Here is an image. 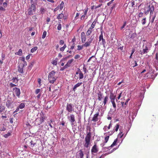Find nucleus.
I'll return each instance as SVG.
<instances>
[{"mask_svg":"<svg viewBox=\"0 0 158 158\" xmlns=\"http://www.w3.org/2000/svg\"><path fill=\"white\" fill-rule=\"evenodd\" d=\"M156 2L154 0H152L151 3L150 2L149 4H147L144 8V13L147 15L150 11V15L152 16L154 10V6H156Z\"/></svg>","mask_w":158,"mask_h":158,"instance_id":"obj_1","label":"nucleus"},{"mask_svg":"<svg viewBox=\"0 0 158 158\" xmlns=\"http://www.w3.org/2000/svg\"><path fill=\"white\" fill-rule=\"evenodd\" d=\"M37 116L38 118L35 120V124L39 126L44 122L46 117L45 115L42 112L40 114H38Z\"/></svg>","mask_w":158,"mask_h":158,"instance_id":"obj_2","label":"nucleus"},{"mask_svg":"<svg viewBox=\"0 0 158 158\" xmlns=\"http://www.w3.org/2000/svg\"><path fill=\"white\" fill-rule=\"evenodd\" d=\"M56 72L54 71H52L49 74L48 78L50 83L53 84L56 80V77L55 76Z\"/></svg>","mask_w":158,"mask_h":158,"instance_id":"obj_3","label":"nucleus"},{"mask_svg":"<svg viewBox=\"0 0 158 158\" xmlns=\"http://www.w3.org/2000/svg\"><path fill=\"white\" fill-rule=\"evenodd\" d=\"M31 7L27 10V14L29 15H32L35 13L36 10L35 3H31Z\"/></svg>","mask_w":158,"mask_h":158,"instance_id":"obj_4","label":"nucleus"},{"mask_svg":"<svg viewBox=\"0 0 158 158\" xmlns=\"http://www.w3.org/2000/svg\"><path fill=\"white\" fill-rule=\"evenodd\" d=\"M91 133H88L85 137V143L84 144V146L86 148H88L90 144V141L91 138Z\"/></svg>","mask_w":158,"mask_h":158,"instance_id":"obj_5","label":"nucleus"},{"mask_svg":"<svg viewBox=\"0 0 158 158\" xmlns=\"http://www.w3.org/2000/svg\"><path fill=\"white\" fill-rule=\"evenodd\" d=\"M106 42L105 40L103 39L102 31L101 32V34L99 37V42L98 43L100 45H102L104 47H105V45Z\"/></svg>","mask_w":158,"mask_h":158,"instance_id":"obj_6","label":"nucleus"},{"mask_svg":"<svg viewBox=\"0 0 158 158\" xmlns=\"http://www.w3.org/2000/svg\"><path fill=\"white\" fill-rule=\"evenodd\" d=\"M68 118L70 121L71 125L72 126L74 125V123L75 122L74 115L73 114H71L70 116H68Z\"/></svg>","mask_w":158,"mask_h":158,"instance_id":"obj_7","label":"nucleus"},{"mask_svg":"<svg viewBox=\"0 0 158 158\" xmlns=\"http://www.w3.org/2000/svg\"><path fill=\"white\" fill-rule=\"evenodd\" d=\"M142 47L143 50L140 51L141 54L143 55L144 54H146L148 52L149 49L146 45L144 46V45L143 44Z\"/></svg>","mask_w":158,"mask_h":158,"instance_id":"obj_8","label":"nucleus"},{"mask_svg":"<svg viewBox=\"0 0 158 158\" xmlns=\"http://www.w3.org/2000/svg\"><path fill=\"white\" fill-rule=\"evenodd\" d=\"M13 90L14 93L16 94V95L18 97H19L20 95V89L17 87L13 88Z\"/></svg>","mask_w":158,"mask_h":158,"instance_id":"obj_9","label":"nucleus"},{"mask_svg":"<svg viewBox=\"0 0 158 158\" xmlns=\"http://www.w3.org/2000/svg\"><path fill=\"white\" fill-rule=\"evenodd\" d=\"M73 110L72 105L71 104H67L66 106V110L69 112L71 113Z\"/></svg>","mask_w":158,"mask_h":158,"instance_id":"obj_10","label":"nucleus"},{"mask_svg":"<svg viewBox=\"0 0 158 158\" xmlns=\"http://www.w3.org/2000/svg\"><path fill=\"white\" fill-rule=\"evenodd\" d=\"M98 151V149L97 146L96 144H94V145L93 147L91 149V152L92 153H97Z\"/></svg>","mask_w":158,"mask_h":158,"instance_id":"obj_11","label":"nucleus"},{"mask_svg":"<svg viewBox=\"0 0 158 158\" xmlns=\"http://www.w3.org/2000/svg\"><path fill=\"white\" fill-rule=\"evenodd\" d=\"M81 37L82 42V43H85L86 40V38L84 32H81Z\"/></svg>","mask_w":158,"mask_h":158,"instance_id":"obj_12","label":"nucleus"},{"mask_svg":"<svg viewBox=\"0 0 158 158\" xmlns=\"http://www.w3.org/2000/svg\"><path fill=\"white\" fill-rule=\"evenodd\" d=\"M13 102L10 100H8L6 102V106L8 108L11 107V105Z\"/></svg>","mask_w":158,"mask_h":158,"instance_id":"obj_13","label":"nucleus"},{"mask_svg":"<svg viewBox=\"0 0 158 158\" xmlns=\"http://www.w3.org/2000/svg\"><path fill=\"white\" fill-rule=\"evenodd\" d=\"M99 115V113H97L95 114L93 117L92 118V121H93L94 122H96L98 120V116Z\"/></svg>","mask_w":158,"mask_h":158,"instance_id":"obj_14","label":"nucleus"},{"mask_svg":"<svg viewBox=\"0 0 158 158\" xmlns=\"http://www.w3.org/2000/svg\"><path fill=\"white\" fill-rule=\"evenodd\" d=\"M92 40L93 39H91L88 42H87L86 43H85L84 44H83V46H84V47H89L90 45V44L92 43Z\"/></svg>","mask_w":158,"mask_h":158,"instance_id":"obj_15","label":"nucleus"},{"mask_svg":"<svg viewBox=\"0 0 158 158\" xmlns=\"http://www.w3.org/2000/svg\"><path fill=\"white\" fill-rule=\"evenodd\" d=\"M82 84V82L80 83H77L73 87V91H75L76 90V88L80 86V85H81Z\"/></svg>","mask_w":158,"mask_h":158,"instance_id":"obj_16","label":"nucleus"},{"mask_svg":"<svg viewBox=\"0 0 158 158\" xmlns=\"http://www.w3.org/2000/svg\"><path fill=\"white\" fill-rule=\"evenodd\" d=\"M115 111V109L114 110L112 109H110V110L109 111L108 116H112V115L114 113Z\"/></svg>","mask_w":158,"mask_h":158,"instance_id":"obj_17","label":"nucleus"},{"mask_svg":"<svg viewBox=\"0 0 158 158\" xmlns=\"http://www.w3.org/2000/svg\"><path fill=\"white\" fill-rule=\"evenodd\" d=\"M5 107L2 104H0V113L2 114V112L5 110Z\"/></svg>","mask_w":158,"mask_h":158,"instance_id":"obj_18","label":"nucleus"},{"mask_svg":"<svg viewBox=\"0 0 158 158\" xmlns=\"http://www.w3.org/2000/svg\"><path fill=\"white\" fill-rule=\"evenodd\" d=\"M116 95H114L113 93L111 92L110 93V100L113 99H115L116 98Z\"/></svg>","mask_w":158,"mask_h":158,"instance_id":"obj_19","label":"nucleus"},{"mask_svg":"<svg viewBox=\"0 0 158 158\" xmlns=\"http://www.w3.org/2000/svg\"><path fill=\"white\" fill-rule=\"evenodd\" d=\"M78 71H79V79H82L83 78L84 76L83 73L81 72L80 71V69H78Z\"/></svg>","mask_w":158,"mask_h":158,"instance_id":"obj_20","label":"nucleus"},{"mask_svg":"<svg viewBox=\"0 0 158 158\" xmlns=\"http://www.w3.org/2000/svg\"><path fill=\"white\" fill-rule=\"evenodd\" d=\"M18 71L21 73H23V67L22 65H19L18 69Z\"/></svg>","mask_w":158,"mask_h":158,"instance_id":"obj_21","label":"nucleus"},{"mask_svg":"<svg viewBox=\"0 0 158 158\" xmlns=\"http://www.w3.org/2000/svg\"><path fill=\"white\" fill-rule=\"evenodd\" d=\"M117 139H115L114 140V142L112 143V144L108 148H107L108 149L109 148H110V147H113L114 146H115L116 144V143H117Z\"/></svg>","mask_w":158,"mask_h":158,"instance_id":"obj_22","label":"nucleus"},{"mask_svg":"<svg viewBox=\"0 0 158 158\" xmlns=\"http://www.w3.org/2000/svg\"><path fill=\"white\" fill-rule=\"evenodd\" d=\"M96 21H95V20L91 24V25L90 28V29L92 30L96 24Z\"/></svg>","mask_w":158,"mask_h":158,"instance_id":"obj_23","label":"nucleus"},{"mask_svg":"<svg viewBox=\"0 0 158 158\" xmlns=\"http://www.w3.org/2000/svg\"><path fill=\"white\" fill-rule=\"evenodd\" d=\"M25 104L24 103H21L19 106H18L19 109H22L24 108L25 106Z\"/></svg>","mask_w":158,"mask_h":158,"instance_id":"obj_24","label":"nucleus"},{"mask_svg":"<svg viewBox=\"0 0 158 158\" xmlns=\"http://www.w3.org/2000/svg\"><path fill=\"white\" fill-rule=\"evenodd\" d=\"M79 155L80 158H83L84 156V153L81 150H80L79 152Z\"/></svg>","mask_w":158,"mask_h":158,"instance_id":"obj_25","label":"nucleus"},{"mask_svg":"<svg viewBox=\"0 0 158 158\" xmlns=\"http://www.w3.org/2000/svg\"><path fill=\"white\" fill-rule=\"evenodd\" d=\"M22 54H23L22 51V50L21 49H19L17 52H16L15 53V54L16 55H18L19 56L22 55Z\"/></svg>","mask_w":158,"mask_h":158,"instance_id":"obj_26","label":"nucleus"},{"mask_svg":"<svg viewBox=\"0 0 158 158\" xmlns=\"http://www.w3.org/2000/svg\"><path fill=\"white\" fill-rule=\"evenodd\" d=\"M102 98V95L101 93H99L98 94V99L99 101L101 100Z\"/></svg>","mask_w":158,"mask_h":158,"instance_id":"obj_27","label":"nucleus"},{"mask_svg":"<svg viewBox=\"0 0 158 158\" xmlns=\"http://www.w3.org/2000/svg\"><path fill=\"white\" fill-rule=\"evenodd\" d=\"M92 30L90 29V28H89V29L87 31L86 34L87 36L89 35L91 33H92Z\"/></svg>","mask_w":158,"mask_h":158,"instance_id":"obj_28","label":"nucleus"},{"mask_svg":"<svg viewBox=\"0 0 158 158\" xmlns=\"http://www.w3.org/2000/svg\"><path fill=\"white\" fill-rule=\"evenodd\" d=\"M64 16V14L62 13L60 14L57 17V19H61Z\"/></svg>","mask_w":158,"mask_h":158,"instance_id":"obj_29","label":"nucleus"},{"mask_svg":"<svg viewBox=\"0 0 158 158\" xmlns=\"http://www.w3.org/2000/svg\"><path fill=\"white\" fill-rule=\"evenodd\" d=\"M37 48H38L37 47H34L31 49V52L32 53H33L37 49Z\"/></svg>","mask_w":158,"mask_h":158,"instance_id":"obj_30","label":"nucleus"},{"mask_svg":"<svg viewBox=\"0 0 158 158\" xmlns=\"http://www.w3.org/2000/svg\"><path fill=\"white\" fill-rule=\"evenodd\" d=\"M108 97L107 96H106L105 97L104 99V100L103 101V103H104V105H105L106 103H107L108 99Z\"/></svg>","mask_w":158,"mask_h":158,"instance_id":"obj_31","label":"nucleus"},{"mask_svg":"<svg viewBox=\"0 0 158 158\" xmlns=\"http://www.w3.org/2000/svg\"><path fill=\"white\" fill-rule=\"evenodd\" d=\"M66 47V44H65L63 47L61 48H60V50L61 51L63 52V51H64V50L65 49V48Z\"/></svg>","mask_w":158,"mask_h":158,"instance_id":"obj_32","label":"nucleus"},{"mask_svg":"<svg viewBox=\"0 0 158 158\" xmlns=\"http://www.w3.org/2000/svg\"><path fill=\"white\" fill-rule=\"evenodd\" d=\"M84 47V46H83V44L81 46V45H78L77 46V50H81L83 48V47Z\"/></svg>","mask_w":158,"mask_h":158,"instance_id":"obj_33","label":"nucleus"},{"mask_svg":"<svg viewBox=\"0 0 158 158\" xmlns=\"http://www.w3.org/2000/svg\"><path fill=\"white\" fill-rule=\"evenodd\" d=\"M64 3L63 2H62L60 4V10H62V9H63V7H64Z\"/></svg>","mask_w":158,"mask_h":158,"instance_id":"obj_34","label":"nucleus"},{"mask_svg":"<svg viewBox=\"0 0 158 158\" xmlns=\"http://www.w3.org/2000/svg\"><path fill=\"white\" fill-rule=\"evenodd\" d=\"M73 59H71L70 60H69L67 63V65H69V66H70L71 64L73 62Z\"/></svg>","mask_w":158,"mask_h":158,"instance_id":"obj_35","label":"nucleus"},{"mask_svg":"<svg viewBox=\"0 0 158 158\" xmlns=\"http://www.w3.org/2000/svg\"><path fill=\"white\" fill-rule=\"evenodd\" d=\"M46 34H47L46 31H44L43 33V35L42 36V39H44L46 35Z\"/></svg>","mask_w":158,"mask_h":158,"instance_id":"obj_36","label":"nucleus"},{"mask_svg":"<svg viewBox=\"0 0 158 158\" xmlns=\"http://www.w3.org/2000/svg\"><path fill=\"white\" fill-rule=\"evenodd\" d=\"M136 33H134L132 35L131 37V38L133 39L134 38H135V37H136Z\"/></svg>","mask_w":158,"mask_h":158,"instance_id":"obj_37","label":"nucleus"},{"mask_svg":"<svg viewBox=\"0 0 158 158\" xmlns=\"http://www.w3.org/2000/svg\"><path fill=\"white\" fill-rule=\"evenodd\" d=\"M109 138V136H107L105 137V143H106L108 141Z\"/></svg>","mask_w":158,"mask_h":158,"instance_id":"obj_38","label":"nucleus"},{"mask_svg":"<svg viewBox=\"0 0 158 158\" xmlns=\"http://www.w3.org/2000/svg\"><path fill=\"white\" fill-rule=\"evenodd\" d=\"M146 18H145L143 19L142 20V24L144 25L145 24L146 22Z\"/></svg>","mask_w":158,"mask_h":158,"instance_id":"obj_39","label":"nucleus"},{"mask_svg":"<svg viewBox=\"0 0 158 158\" xmlns=\"http://www.w3.org/2000/svg\"><path fill=\"white\" fill-rule=\"evenodd\" d=\"M119 127V125L118 124H117L116 126H115V131H118V130Z\"/></svg>","mask_w":158,"mask_h":158,"instance_id":"obj_40","label":"nucleus"},{"mask_svg":"<svg viewBox=\"0 0 158 158\" xmlns=\"http://www.w3.org/2000/svg\"><path fill=\"white\" fill-rule=\"evenodd\" d=\"M37 1V0H31V3H35V4L36 5Z\"/></svg>","mask_w":158,"mask_h":158,"instance_id":"obj_41","label":"nucleus"},{"mask_svg":"<svg viewBox=\"0 0 158 158\" xmlns=\"http://www.w3.org/2000/svg\"><path fill=\"white\" fill-rule=\"evenodd\" d=\"M156 15L155 14L153 16H152V20H151V22L152 23H153V22H154V21L156 18Z\"/></svg>","mask_w":158,"mask_h":158,"instance_id":"obj_42","label":"nucleus"},{"mask_svg":"<svg viewBox=\"0 0 158 158\" xmlns=\"http://www.w3.org/2000/svg\"><path fill=\"white\" fill-rule=\"evenodd\" d=\"M45 10H44V8H41L40 10L41 13L42 14L44 13L45 12Z\"/></svg>","mask_w":158,"mask_h":158,"instance_id":"obj_43","label":"nucleus"},{"mask_svg":"<svg viewBox=\"0 0 158 158\" xmlns=\"http://www.w3.org/2000/svg\"><path fill=\"white\" fill-rule=\"evenodd\" d=\"M61 29V25L60 24H59L57 27V29L58 30H60Z\"/></svg>","mask_w":158,"mask_h":158,"instance_id":"obj_44","label":"nucleus"},{"mask_svg":"<svg viewBox=\"0 0 158 158\" xmlns=\"http://www.w3.org/2000/svg\"><path fill=\"white\" fill-rule=\"evenodd\" d=\"M41 89H37L35 91V93L36 94H38L40 92Z\"/></svg>","mask_w":158,"mask_h":158,"instance_id":"obj_45","label":"nucleus"},{"mask_svg":"<svg viewBox=\"0 0 158 158\" xmlns=\"http://www.w3.org/2000/svg\"><path fill=\"white\" fill-rule=\"evenodd\" d=\"M135 49H133L132 50V52L131 54V55L129 57V58H132V56L133 55V53H134V52H135Z\"/></svg>","mask_w":158,"mask_h":158,"instance_id":"obj_46","label":"nucleus"},{"mask_svg":"<svg viewBox=\"0 0 158 158\" xmlns=\"http://www.w3.org/2000/svg\"><path fill=\"white\" fill-rule=\"evenodd\" d=\"M70 66H69V65H67V63L64 67H63V69H66L68 67H69Z\"/></svg>","mask_w":158,"mask_h":158,"instance_id":"obj_47","label":"nucleus"},{"mask_svg":"<svg viewBox=\"0 0 158 158\" xmlns=\"http://www.w3.org/2000/svg\"><path fill=\"white\" fill-rule=\"evenodd\" d=\"M64 42L63 40H61L60 41L59 44L61 45H62L64 44Z\"/></svg>","mask_w":158,"mask_h":158,"instance_id":"obj_48","label":"nucleus"},{"mask_svg":"<svg viewBox=\"0 0 158 158\" xmlns=\"http://www.w3.org/2000/svg\"><path fill=\"white\" fill-rule=\"evenodd\" d=\"M122 94V92L120 94H119V95H118V97L117 99H116V101H117L119 99H120V98Z\"/></svg>","mask_w":158,"mask_h":158,"instance_id":"obj_49","label":"nucleus"},{"mask_svg":"<svg viewBox=\"0 0 158 158\" xmlns=\"http://www.w3.org/2000/svg\"><path fill=\"white\" fill-rule=\"evenodd\" d=\"M10 135V133H8L7 134H6L5 135H4V137H5V138H7V137H8V136H9Z\"/></svg>","mask_w":158,"mask_h":158,"instance_id":"obj_50","label":"nucleus"},{"mask_svg":"<svg viewBox=\"0 0 158 158\" xmlns=\"http://www.w3.org/2000/svg\"><path fill=\"white\" fill-rule=\"evenodd\" d=\"M138 15L139 17H142L143 16V13L142 12H140L139 14Z\"/></svg>","mask_w":158,"mask_h":158,"instance_id":"obj_51","label":"nucleus"},{"mask_svg":"<svg viewBox=\"0 0 158 158\" xmlns=\"http://www.w3.org/2000/svg\"><path fill=\"white\" fill-rule=\"evenodd\" d=\"M0 10L5 11V9L4 7L0 6Z\"/></svg>","mask_w":158,"mask_h":158,"instance_id":"obj_52","label":"nucleus"},{"mask_svg":"<svg viewBox=\"0 0 158 158\" xmlns=\"http://www.w3.org/2000/svg\"><path fill=\"white\" fill-rule=\"evenodd\" d=\"M80 57V56L79 55H76L74 57V58L75 59H78Z\"/></svg>","mask_w":158,"mask_h":158,"instance_id":"obj_53","label":"nucleus"},{"mask_svg":"<svg viewBox=\"0 0 158 158\" xmlns=\"http://www.w3.org/2000/svg\"><path fill=\"white\" fill-rule=\"evenodd\" d=\"M20 60L21 61H23V62H26V61H25L24 57L20 58Z\"/></svg>","mask_w":158,"mask_h":158,"instance_id":"obj_54","label":"nucleus"},{"mask_svg":"<svg viewBox=\"0 0 158 158\" xmlns=\"http://www.w3.org/2000/svg\"><path fill=\"white\" fill-rule=\"evenodd\" d=\"M27 65V63L26 62H23V64L22 65H21L22 67L23 68Z\"/></svg>","mask_w":158,"mask_h":158,"instance_id":"obj_55","label":"nucleus"},{"mask_svg":"<svg viewBox=\"0 0 158 158\" xmlns=\"http://www.w3.org/2000/svg\"><path fill=\"white\" fill-rule=\"evenodd\" d=\"M31 54H30L29 55H28L27 56H26V59L27 60H28L30 59V57L31 56Z\"/></svg>","mask_w":158,"mask_h":158,"instance_id":"obj_56","label":"nucleus"},{"mask_svg":"<svg viewBox=\"0 0 158 158\" xmlns=\"http://www.w3.org/2000/svg\"><path fill=\"white\" fill-rule=\"evenodd\" d=\"M79 14H80L79 13H76V16L75 17V19H77L78 17L79 16Z\"/></svg>","mask_w":158,"mask_h":158,"instance_id":"obj_57","label":"nucleus"},{"mask_svg":"<svg viewBox=\"0 0 158 158\" xmlns=\"http://www.w3.org/2000/svg\"><path fill=\"white\" fill-rule=\"evenodd\" d=\"M6 130V128L4 127V126L3 127L1 128L0 129V130L1 131H5Z\"/></svg>","mask_w":158,"mask_h":158,"instance_id":"obj_58","label":"nucleus"},{"mask_svg":"<svg viewBox=\"0 0 158 158\" xmlns=\"http://www.w3.org/2000/svg\"><path fill=\"white\" fill-rule=\"evenodd\" d=\"M88 10V8H87L85 10L84 12V14L85 15H86Z\"/></svg>","mask_w":158,"mask_h":158,"instance_id":"obj_59","label":"nucleus"},{"mask_svg":"<svg viewBox=\"0 0 158 158\" xmlns=\"http://www.w3.org/2000/svg\"><path fill=\"white\" fill-rule=\"evenodd\" d=\"M3 6H4V8H5L7 6V4L6 2H4L3 4Z\"/></svg>","mask_w":158,"mask_h":158,"instance_id":"obj_60","label":"nucleus"},{"mask_svg":"<svg viewBox=\"0 0 158 158\" xmlns=\"http://www.w3.org/2000/svg\"><path fill=\"white\" fill-rule=\"evenodd\" d=\"M5 56V55L4 54L2 53V54L1 57H2V60H3V59H4Z\"/></svg>","mask_w":158,"mask_h":158,"instance_id":"obj_61","label":"nucleus"},{"mask_svg":"<svg viewBox=\"0 0 158 158\" xmlns=\"http://www.w3.org/2000/svg\"><path fill=\"white\" fill-rule=\"evenodd\" d=\"M86 15H85L84 14L83 15H82L81 17V20L83 19H84V18L85 17Z\"/></svg>","mask_w":158,"mask_h":158,"instance_id":"obj_62","label":"nucleus"},{"mask_svg":"<svg viewBox=\"0 0 158 158\" xmlns=\"http://www.w3.org/2000/svg\"><path fill=\"white\" fill-rule=\"evenodd\" d=\"M126 25V23L125 22L124 23L123 25L121 27V29L122 30L123 29L124 27Z\"/></svg>","mask_w":158,"mask_h":158,"instance_id":"obj_63","label":"nucleus"},{"mask_svg":"<svg viewBox=\"0 0 158 158\" xmlns=\"http://www.w3.org/2000/svg\"><path fill=\"white\" fill-rule=\"evenodd\" d=\"M131 5L132 6V7H133L135 5V2L134 1H132L131 2Z\"/></svg>","mask_w":158,"mask_h":158,"instance_id":"obj_64","label":"nucleus"}]
</instances>
